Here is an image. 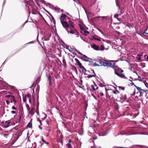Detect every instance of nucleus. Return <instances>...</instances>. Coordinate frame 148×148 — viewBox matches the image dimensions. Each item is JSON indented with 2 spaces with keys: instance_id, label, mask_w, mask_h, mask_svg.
Instances as JSON below:
<instances>
[{
  "instance_id": "ddd939ff",
  "label": "nucleus",
  "mask_w": 148,
  "mask_h": 148,
  "mask_svg": "<svg viewBox=\"0 0 148 148\" xmlns=\"http://www.w3.org/2000/svg\"><path fill=\"white\" fill-rule=\"evenodd\" d=\"M135 92H134V94L132 95V97L134 99L135 101L138 100V96H135Z\"/></svg>"
},
{
  "instance_id": "69168bd1",
  "label": "nucleus",
  "mask_w": 148,
  "mask_h": 148,
  "mask_svg": "<svg viewBox=\"0 0 148 148\" xmlns=\"http://www.w3.org/2000/svg\"><path fill=\"white\" fill-rule=\"evenodd\" d=\"M136 88H137V89L139 90V87L138 86H136Z\"/></svg>"
},
{
  "instance_id": "f03ea898",
  "label": "nucleus",
  "mask_w": 148,
  "mask_h": 148,
  "mask_svg": "<svg viewBox=\"0 0 148 148\" xmlns=\"http://www.w3.org/2000/svg\"><path fill=\"white\" fill-rule=\"evenodd\" d=\"M48 5L49 6H50L49 7L50 8L52 9L53 10H54L55 11L59 13L60 12H62V10H60V9L59 8L56 7H54L53 5L51 4L50 3H47L46 5L47 6H48Z\"/></svg>"
},
{
  "instance_id": "49530a36",
  "label": "nucleus",
  "mask_w": 148,
  "mask_h": 148,
  "mask_svg": "<svg viewBox=\"0 0 148 148\" xmlns=\"http://www.w3.org/2000/svg\"><path fill=\"white\" fill-rule=\"evenodd\" d=\"M100 17L102 18H107V17L105 16H100Z\"/></svg>"
},
{
  "instance_id": "9b49d317",
  "label": "nucleus",
  "mask_w": 148,
  "mask_h": 148,
  "mask_svg": "<svg viewBox=\"0 0 148 148\" xmlns=\"http://www.w3.org/2000/svg\"><path fill=\"white\" fill-rule=\"evenodd\" d=\"M67 17V16L65 14H62L60 18V21H63Z\"/></svg>"
},
{
  "instance_id": "a19ab883",
  "label": "nucleus",
  "mask_w": 148,
  "mask_h": 148,
  "mask_svg": "<svg viewBox=\"0 0 148 148\" xmlns=\"http://www.w3.org/2000/svg\"><path fill=\"white\" fill-rule=\"evenodd\" d=\"M94 87H96V89H97L98 87L97 86V85L95 83L94 84Z\"/></svg>"
},
{
  "instance_id": "0eeeda50",
  "label": "nucleus",
  "mask_w": 148,
  "mask_h": 148,
  "mask_svg": "<svg viewBox=\"0 0 148 148\" xmlns=\"http://www.w3.org/2000/svg\"><path fill=\"white\" fill-rule=\"evenodd\" d=\"M91 71L94 74V75H91L90 74H89L88 73H84V74L85 75H88V76L86 77L87 78H88L92 77H96V75L95 74V73L93 69L91 70Z\"/></svg>"
},
{
  "instance_id": "1a4fd4ad",
  "label": "nucleus",
  "mask_w": 148,
  "mask_h": 148,
  "mask_svg": "<svg viewBox=\"0 0 148 148\" xmlns=\"http://www.w3.org/2000/svg\"><path fill=\"white\" fill-rule=\"evenodd\" d=\"M91 47L94 50L97 51H99V47L95 44L91 45Z\"/></svg>"
},
{
  "instance_id": "39448f33",
  "label": "nucleus",
  "mask_w": 148,
  "mask_h": 148,
  "mask_svg": "<svg viewBox=\"0 0 148 148\" xmlns=\"http://www.w3.org/2000/svg\"><path fill=\"white\" fill-rule=\"evenodd\" d=\"M5 97L7 98L8 99H12L14 105L17 102L15 100L14 97L13 95H7L5 96Z\"/></svg>"
},
{
  "instance_id": "2eb2a0df",
  "label": "nucleus",
  "mask_w": 148,
  "mask_h": 148,
  "mask_svg": "<svg viewBox=\"0 0 148 148\" xmlns=\"http://www.w3.org/2000/svg\"><path fill=\"white\" fill-rule=\"evenodd\" d=\"M116 74L118 75V76H119L122 78H125L126 77L125 76L122 74H118L116 72Z\"/></svg>"
},
{
  "instance_id": "4be33fe9",
  "label": "nucleus",
  "mask_w": 148,
  "mask_h": 148,
  "mask_svg": "<svg viewBox=\"0 0 148 148\" xmlns=\"http://www.w3.org/2000/svg\"><path fill=\"white\" fill-rule=\"evenodd\" d=\"M27 126L29 128H32V123L29 122L27 124Z\"/></svg>"
},
{
  "instance_id": "20e7f679",
  "label": "nucleus",
  "mask_w": 148,
  "mask_h": 148,
  "mask_svg": "<svg viewBox=\"0 0 148 148\" xmlns=\"http://www.w3.org/2000/svg\"><path fill=\"white\" fill-rule=\"evenodd\" d=\"M116 64V63L115 64ZM114 70V73L116 74V72L118 74H120L123 72V70L121 68L116 66L115 64L114 67L112 68Z\"/></svg>"
},
{
  "instance_id": "aec40b11",
  "label": "nucleus",
  "mask_w": 148,
  "mask_h": 148,
  "mask_svg": "<svg viewBox=\"0 0 148 148\" xmlns=\"http://www.w3.org/2000/svg\"><path fill=\"white\" fill-rule=\"evenodd\" d=\"M75 30H76V29H74V30L73 29H71L69 31V33L71 34H74L75 33Z\"/></svg>"
},
{
  "instance_id": "6ab92c4d",
  "label": "nucleus",
  "mask_w": 148,
  "mask_h": 148,
  "mask_svg": "<svg viewBox=\"0 0 148 148\" xmlns=\"http://www.w3.org/2000/svg\"><path fill=\"white\" fill-rule=\"evenodd\" d=\"M51 77L50 75L48 76V80L49 81V85H51Z\"/></svg>"
},
{
  "instance_id": "423d86ee",
  "label": "nucleus",
  "mask_w": 148,
  "mask_h": 148,
  "mask_svg": "<svg viewBox=\"0 0 148 148\" xmlns=\"http://www.w3.org/2000/svg\"><path fill=\"white\" fill-rule=\"evenodd\" d=\"M60 22L63 27L65 28L67 32H68L69 31L67 30V28L69 27V24L67 22L65 21H60Z\"/></svg>"
},
{
  "instance_id": "473e14b6",
  "label": "nucleus",
  "mask_w": 148,
  "mask_h": 148,
  "mask_svg": "<svg viewBox=\"0 0 148 148\" xmlns=\"http://www.w3.org/2000/svg\"><path fill=\"white\" fill-rule=\"evenodd\" d=\"M119 88L120 90H125V88L124 87H122L121 86H119Z\"/></svg>"
},
{
  "instance_id": "ea45409f",
  "label": "nucleus",
  "mask_w": 148,
  "mask_h": 148,
  "mask_svg": "<svg viewBox=\"0 0 148 148\" xmlns=\"http://www.w3.org/2000/svg\"><path fill=\"white\" fill-rule=\"evenodd\" d=\"M12 109L13 110H16V108L14 106L12 107Z\"/></svg>"
},
{
  "instance_id": "dca6fc26",
  "label": "nucleus",
  "mask_w": 148,
  "mask_h": 148,
  "mask_svg": "<svg viewBox=\"0 0 148 148\" xmlns=\"http://www.w3.org/2000/svg\"><path fill=\"white\" fill-rule=\"evenodd\" d=\"M80 69H82V71L83 72L86 73L87 71V70L84 67V66L82 65V66H81L79 67Z\"/></svg>"
},
{
  "instance_id": "a211bd4d",
  "label": "nucleus",
  "mask_w": 148,
  "mask_h": 148,
  "mask_svg": "<svg viewBox=\"0 0 148 148\" xmlns=\"http://www.w3.org/2000/svg\"><path fill=\"white\" fill-rule=\"evenodd\" d=\"M29 94L27 95H25L24 97H23V102H25L26 101V98L27 97H28V96H29Z\"/></svg>"
},
{
  "instance_id": "9d476101",
  "label": "nucleus",
  "mask_w": 148,
  "mask_h": 148,
  "mask_svg": "<svg viewBox=\"0 0 148 148\" xmlns=\"http://www.w3.org/2000/svg\"><path fill=\"white\" fill-rule=\"evenodd\" d=\"M35 110V108L32 107L30 110H29L28 112L29 114H30L31 115H33L34 114V110Z\"/></svg>"
},
{
  "instance_id": "bf43d9fd",
  "label": "nucleus",
  "mask_w": 148,
  "mask_h": 148,
  "mask_svg": "<svg viewBox=\"0 0 148 148\" xmlns=\"http://www.w3.org/2000/svg\"><path fill=\"white\" fill-rule=\"evenodd\" d=\"M71 142V139H69L68 141V143H70Z\"/></svg>"
},
{
  "instance_id": "13d9d810",
  "label": "nucleus",
  "mask_w": 148,
  "mask_h": 148,
  "mask_svg": "<svg viewBox=\"0 0 148 148\" xmlns=\"http://www.w3.org/2000/svg\"><path fill=\"white\" fill-rule=\"evenodd\" d=\"M105 91H106V92L108 91V90H111V89H107L106 88H105Z\"/></svg>"
},
{
  "instance_id": "5fc2aeb1",
  "label": "nucleus",
  "mask_w": 148,
  "mask_h": 148,
  "mask_svg": "<svg viewBox=\"0 0 148 148\" xmlns=\"http://www.w3.org/2000/svg\"><path fill=\"white\" fill-rule=\"evenodd\" d=\"M74 51H75V52H77H77H78V51H79L78 50H77L76 49H74Z\"/></svg>"
},
{
  "instance_id": "7ed1b4c3",
  "label": "nucleus",
  "mask_w": 148,
  "mask_h": 148,
  "mask_svg": "<svg viewBox=\"0 0 148 148\" xmlns=\"http://www.w3.org/2000/svg\"><path fill=\"white\" fill-rule=\"evenodd\" d=\"M81 59L85 62H89L92 63H93L92 61V59L88 58L85 55H83V56H81Z\"/></svg>"
},
{
  "instance_id": "f8f14e48",
  "label": "nucleus",
  "mask_w": 148,
  "mask_h": 148,
  "mask_svg": "<svg viewBox=\"0 0 148 148\" xmlns=\"http://www.w3.org/2000/svg\"><path fill=\"white\" fill-rule=\"evenodd\" d=\"M5 123L6 124H4L3 126V127L4 128H7L10 125V121H6Z\"/></svg>"
},
{
  "instance_id": "58836bf2",
  "label": "nucleus",
  "mask_w": 148,
  "mask_h": 148,
  "mask_svg": "<svg viewBox=\"0 0 148 148\" xmlns=\"http://www.w3.org/2000/svg\"><path fill=\"white\" fill-rule=\"evenodd\" d=\"M93 65H94V66H100V65H99L98 64H97V63H94V64H93Z\"/></svg>"
},
{
  "instance_id": "5701e85b",
  "label": "nucleus",
  "mask_w": 148,
  "mask_h": 148,
  "mask_svg": "<svg viewBox=\"0 0 148 148\" xmlns=\"http://www.w3.org/2000/svg\"><path fill=\"white\" fill-rule=\"evenodd\" d=\"M115 2L116 3V6H118V8H119V9H120V6L118 4V3H119L118 0H116Z\"/></svg>"
},
{
  "instance_id": "393cba45",
  "label": "nucleus",
  "mask_w": 148,
  "mask_h": 148,
  "mask_svg": "<svg viewBox=\"0 0 148 148\" xmlns=\"http://www.w3.org/2000/svg\"><path fill=\"white\" fill-rule=\"evenodd\" d=\"M40 77H39L36 80V83L38 84V83L39 82V81H40Z\"/></svg>"
},
{
  "instance_id": "de8ad7c7",
  "label": "nucleus",
  "mask_w": 148,
  "mask_h": 148,
  "mask_svg": "<svg viewBox=\"0 0 148 148\" xmlns=\"http://www.w3.org/2000/svg\"><path fill=\"white\" fill-rule=\"evenodd\" d=\"M100 95L102 97L104 95L103 94L102 92H100L99 93Z\"/></svg>"
},
{
  "instance_id": "774afa93",
  "label": "nucleus",
  "mask_w": 148,
  "mask_h": 148,
  "mask_svg": "<svg viewBox=\"0 0 148 148\" xmlns=\"http://www.w3.org/2000/svg\"><path fill=\"white\" fill-rule=\"evenodd\" d=\"M47 117V115H46V114H45V116L44 117L45 118V119H46V118Z\"/></svg>"
},
{
  "instance_id": "f3484780",
  "label": "nucleus",
  "mask_w": 148,
  "mask_h": 148,
  "mask_svg": "<svg viewBox=\"0 0 148 148\" xmlns=\"http://www.w3.org/2000/svg\"><path fill=\"white\" fill-rule=\"evenodd\" d=\"M68 22L69 24V25H71V27H72L73 28H74V26L73 25V22L70 20H69L68 21Z\"/></svg>"
},
{
  "instance_id": "c85d7f7f",
  "label": "nucleus",
  "mask_w": 148,
  "mask_h": 148,
  "mask_svg": "<svg viewBox=\"0 0 148 148\" xmlns=\"http://www.w3.org/2000/svg\"><path fill=\"white\" fill-rule=\"evenodd\" d=\"M1 134L2 135V136H3L4 137H5L6 138H7L8 137V136L9 135L8 134Z\"/></svg>"
},
{
  "instance_id": "603ef678",
  "label": "nucleus",
  "mask_w": 148,
  "mask_h": 148,
  "mask_svg": "<svg viewBox=\"0 0 148 148\" xmlns=\"http://www.w3.org/2000/svg\"><path fill=\"white\" fill-rule=\"evenodd\" d=\"M63 63V64H66V63L65 61L64 60H62Z\"/></svg>"
},
{
  "instance_id": "2f4dec72",
  "label": "nucleus",
  "mask_w": 148,
  "mask_h": 148,
  "mask_svg": "<svg viewBox=\"0 0 148 148\" xmlns=\"http://www.w3.org/2000/svg\"><path fill=\"white\" fill-rule=\"evenodd\" d=\"M100 60V59H99V58H97L94 60V61H96L97 62L99 63Z\"/></svg>"
},
{
  "instance_id": "6e6d98bb",
  "label": "nucleus",
  "mask_w": 148,
  "mask_h": 148,
  "mask_svg": "<svg viewBox=\"0 0 148 148\" xmlns=\"http://www.w3.org/2000/svg\"><path fill=\"white\" fill-rule=\"evenodd\" d=\"M86 73H88L89 74V73H91V72H90V71H86Z\"/></svg>"
},
{
  "instance_id": "4d7b16f0",
  "label": "nucleus",
  "mask_w": 148,
  "mask_h": 148,
  "mask_svg": "<svg viewBox=\"0 0 148 148\" xmlns=\"http://www.w3.org/2000/svg\"><path fill=\"white\" fill-rule=\"evenodd\" d=\"M9 101H10V102L11 103H12L13 102V101L12 99H9Z\"/></svg>"
},
{
  "instance_id": "e2e57ef3",
  "label": "nucleus",
  "mask_w": 148,
  "mask_h": 148,
  "mask_svg": "<svg viewBox=\"0 0 148 148\" xmlns=\"http://www.w3.org/2000/svg\"><path fill=\"white\" fill-rule=\"evenodd\" d=\"M138 134V133H133V134H131V135H134V134Z\"/></svg>"
},
{
  "instance_id": "b1692460",
  "label": "nucleus",
  "mask_w": 148,
  "mask_h": 148,
  "mask_svg": "<svg viewBox=\"0 0 148 148\" xmlns=\"http://www.w3.org/2000/svg\"><path fill=\"white\" fill-rule=\"evenodd\" d=\"M26 108H27V110L28 111L29 110H30V108L29 107V105H28L27 104H26Z\"/></svg>"
},
{
  "instance_id": "6e6552de",
  "label": "nucleus",
  "mask_w": 148,
  "mask_h": 148,
  "mask_svg": "<svg viewBox=\"0 0 148 148\" xmlns=\"http://www.w3.org/2000/svg\"><path fill=\"white\" fill-rule=\"evenodd\" d=\"M51 34L49 33H47L45 34V36L42 38V40L43 39L44 40L48 41L49 40V38L51 36Z\"/></svg>"
},
{
  "instance_id": "4c0bfd02",
  "label": "nucleus",
  "mask_w": 148,
  "mask_h": 148,
  "mask_svg": "<svg viewBox=\"0 0 148 148\" xmlns=\"http://www.w3.org/2000/svg\"><path fill=\"white\" fill-rule=\"evenodd\" d=\"M38 121H39L40 123V125H42V122L39 119H38Z\"/></svg>"
},
{
  "instance_id": "8fccbe9b",
  "label": "nucleus",
  "mask_w": 148,
  "mask_h": 148,
  "mask_svg": "<svg viewBox=\"0 0 148 148\" xmlns=\"http://www.w3.org/2000/svg\"><path fill=\"white\" fill-rule=\"evenodd\" d=\"M94 39L96 40H98L99 41H101V40L99 39V38H94Z\"/></svg>"
},
{
  "instance_id": "c756f323",
  "label": "nucleus",
  "mask_w": 148,
  "mask_h": 148,
  "mask_svg": "<svg viewBox=\"0 0 148 148\" xmlns=\"http://www.w3.org/2000/svg\"><path fill=\"white\" fill-rule=\"evenodd\" d=\"M66 146L68 147V148H71V145L70 143H68L66 145Z\"/></svg>"
},
{
  "instance_id": "4468645a",
  "label": "nucleus",
  "mask_w": 148,
  "mask_h": 148,
  "mask_svg": "<svg viewBox=\"0 0 148 148\" xmlns=\"http://www.w3.org/2000/svg\"><path fill=\"white\" fill-rule=\"evenodd\" d=\"M75 60L76 63L79 66V67H80L81 66H82V64L77 59L75 58Z\"/></svg>"
},
{
  "instance_id": "e433bc0d",
  "label": "nucleus",
  "mask_w": 148,
  "mask_h": 148,
  "mask_svg": "<svg viewBox=\"0 0 148 148\" xmlns=\"http://www.w3.org/2000/svg\"><path fill=\"white\" fill-rule=\"evenodd\" d=\"M28 98L29 99V103H31V97L29 95V96H28Z\"/></svg>"
},
{
  "instance_id": "c03bdc74",
  "label": "nucleus",
  "mask_w": 148,
  "mask_h": 148,
  "mask_svg": "<svg viewBox=\"0 0 148 148\" xmlns=\"http://www.w3.org/2000/svg\"><path fill=\"white\" fill-rule=\"evenodd\" d=\"M11 112L12 114H15L16 113V112L14 111H12Z\"/></svg>"
},
{
  "instance_id": "bb28decb",
  "label": "nucleus",
  "mask_w": 148,
  "mask_h": 148,
  "mask_svg": "<svg viewBox=\"0 0 148 148\" xmlns=\"http://www.w3.org/2000/svg\"><path fill=\"white\" fill-rule=\"evenodd\" d=\"M104 47L102 45H101V49L99 48V50L100 51H103L104 49Z\"/></svg>"
},
{
  "instance_id": "72a5a7b5",
  "label": "nucleus",
  "mask_w": 148,
  "mask_h": 148,
  "mask_svg": "<svg viewBox=\"0 0 148 148\" xmlns=\"http://www.w3.org/2000/svg\"><path fill=\"white\" fill-rule=\"evenodd\" d=\"M79 32L77 31V30H75V32L74 34H75V35H77V37H78L79 36Z\"/></svg>"
},
{
  "instance_id": "37998d69",
  "label": "nucleus",
  "mask_w": 148,
  "mask_h": 148,
  "mask_svg": "<svg viewBox=\"0 0 148 148\" xmlns=\"http://www.w3.org/2000/svg\"><path fill=\"white\" fill-rule=\"evenodd\" d=\"M77 53H78L79 54H80V55H81L82 56H83V55H84V54H83L82 53H81L80 51H78V52H77Z\"/></svg>"
},
{
  "instance_id": "c9c22d12",
  "label": "nucleus",
  "mask_w": 148,
  "mask_h": 148,
  "mask_svg": "<svg viewBox=\"0 0 148 148\" xmlns=\"http://www.w3.org/2000/svg\"><path fill=\"white\" fill-rule=\"evenodd\" d=\"M139 65L141 66H142V68L144 67L145 66V65L144 64H143L142 63H141L139 64Z\"/></svg>"
},
{
  "instance_id": "a18cd8bd",
  "label": "nucleus",
  "mask_w": 148,
  "mask_h": 148,
  "mask_svg": "<svg viewBox=\"0 0 148 148\" xmlns=\"http://www.w3.org/2000/svg\"><path fill=\"white\" fill-rule=\"evenodd\" d=\"M139 92L140 93V96L142 95L141 94V92L142 91V90L141 89V88H139Z\"/></svg>"
},
{
  "instance_id": "f704fd0d",
  "label": "nucleus",
  "mask_w": 148,
  "mask_h": 148,
  "mask_svg": "<svg viewBox=\"0 0 148 148\" xmlns=\"http://www.w3.org/2000/svg\"><path fill=\"white\" fill-rule=\"evenodd\" d=\"M80 29L82 31H84V30L85 29H84L83 27L82 26H81L80 25Z\"/></svg>"
},
{
  "instance_id": "f257e3e1",
  "label": "nucleus",
  "mask_w": 148,
  "mask_h": 148,
  "mask_svg": "<svg viewBox=\"0 0 148 148\" xmlns=\"http://www.w3.org/2000/svg\"><path fill=\"white\" fill-rule=\"evenodd\" d=\"M99 63L100 64V66H108L113 68L115 65V62L113 61H105V62H103L101 60Z\"/></svg>"
},
{
  "instance_id": "09e8293b",
  "label": "nucleus",
  "mask_w": 148,
  "mask_h": 148,
  "mask_svg": "<svg viewBox=\"0 0 148 148\" xmlns=\"http://www.w3.org/2000/svg\"><path fill=\"white\" fill-rule=\"evenodd\" d=\"M127 26H128L130 28H133V26L132 25H127Z\"/></svg>"
},
{
  "instance_id": "680f3d73",
  "label": "nucleus",
  "mask_w": 148,
  "mask_h": 148,
  "mask_svg": "<svg viewBox=\"0 0 148 148\" xmlns=\"http://www.w3.org/2000/svg\"><path fill=\"white\" fill-rule=\"evenodd\" d=\"M145 85L147 87H148V84L147 83L145 84Z\"/></svg>"
},
{
  "instance_id": "0e129e2a",
  "label": "nucleus",
  "mask_w": 148,
  "mask_h": 148,
  "mask_svg": "<svg viewBox=\"0 0 148 148\" xmlns=\"http://www.w3.org/2000/svg\"><path fill=\"white\" fill-rule=\"evenodd\" d=\"M135 127H132V128H131V130H134V128Z\"/></svg>"
},
{
  "instance_id": "79ce46f5",
  "label": "nucleus",
  "mask_w": 148,
  "mask_h": 148,
  "mask_svg": "<svg viewBox=\"0 0 148 148\" xmlns=\"http://www.w3.org/2000/svg\"><path fill=\"white\" fill-rule=\"evenodd\" d=\"M6 102L7 105H9L10 104V102L8 100H6Z\"/></svg>"
},
{
  "instance_id": "864d4df0",
  "label": "nucleus",
  "mask_w": 148,
  "mask_h": 148,
  "mask_svg": "<svg viewBox=\"0 0 148 148\" xmlns=\"http://www.w3.org/2000/svg\"><path fill=\"white\" fill-rule=\"evenodd\" d=\"M69 27L70 29H73L72 27H71V25H69V27Z\"/></svg>"
},
{
  "instance_id": "412c9836",
  "label": "nucleus",
  "mask_w": 148,
  "mask_h": 148,
  "mask_svg": "<svg viewBox=\"0 0 148 148\" xmlns=\"http://www.w3.org/2000/svg\"><path fill=\"white\" fill-rule=\"evenodd\" d=\"M83 31L84 32V35H87L89 33V32L88 31H86L85 29Z\"/></svg>"
},
{
  "instance_id": "7c9ffc66",
  "label": "nucleus",
  "mask_w": 148,
  "mask_h": 148,
  "mask_svg": "<svg viewBox=\"0 0 148 148\" xmlns=\"http://www.w3.org/2000/svg\"><path fill=\"white\" fill-rule=\"evenodd\" d=\"M99 86L101 87H103L104 86V85L101 83H99Z\"/></svg>"
},
{
  "instance_id": "052dcab7",
  "label": "nucleus",
  "mask_w": 148,
  "mask_h": 148,
  "mask_svg": "<svg viewBox=\"0 0 148 148\" xmlns=\"http://www.w3.org/2000/svg\"><path fill=\"white\" fill-rule=\"evenodd\" d=\"M39 128L40 129H41V130H42V127L40 126V125H39Z\"/></svg>"
},
{
  "instance_id": "338daca9",
  "label": "nucleus",
  "mask_w": 148,
  "mask_h": 148,
  "mask_svg": "<svg viewBox=\"0 0 148 148\" xmlns=\"http://www.w3.org/2000/svg\"><path fill=\"white\" fill-rule=\"evenodd\" d=\"M131 84L132 85H134V83L132 82L131 83Z\"/></svg>"
},
{
  "instance_id": "cd10ccee",
  "label": "nucleus",
  "mask_w": 148,
  "mask_h": 148,
  "mask_svg": "<svg viewBox=\"0 0 148 148\" xmlns=\"http://www.w3.org/2000/svg\"><path fill=\"white\" fill-rule=\"evenodd\" d=\"M113 92L114 94H117L119 93V92L117 90H116L115 91H113Z\"/></svg>"
},
{
  "instance_id": "3c124183",
  "label": "nucleus",
  "mask_w": 148,
  "mask_h": 148,
  "mask_svg": "<svg viewBox=\"0 0 148 148\" xmlns=\"http://www.w3.org/2000/svg\"><path fill=\"white\" fill-rule=\"evenodd\" d=\"M40 1L42 3H45V1L44 0H40Z\"/></svg>"
},
{
  "instance_id": "a878e982",
  "label": "nucleus",
  "mask_w": 148,
  "mask_h": 148,
  "mask_svg": "<svg viewBox=\"0 0 148 148\" xmlns=\"http://www.w3.org/2000/svg\"><path fill=\"white\" fill-rule=\"evenodd\" d=\"M91 87L92 89V90L94 91H95L97 89H96V88H95L94 86L93 85H91Z\"/></svg>"
}]
</instances>
